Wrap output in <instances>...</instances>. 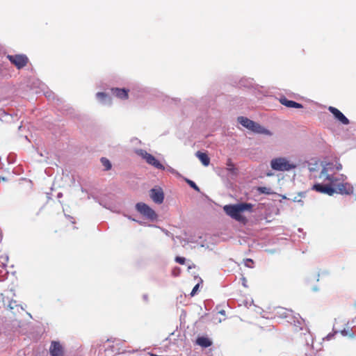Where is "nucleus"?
Listing matches in <instances>:
<instances>
[{
    "label": "nucleus",
    "mask_w": 356,
    "mask_h": 356,
    "mask_svg": "<svg viewBox=\"0 0 356 356\" xmlns=\"http://www.w3.org/2000/svg\"><path fill=\"white\" fill-rule=\"evenodd\" d=\"M237 122L243 127L246 128L248 130H250L254 134H263L269 136H271L273 135V132L261 126L258 122L249 119L247 117L238 116L237 118Z\"/></svg>",
    "instance_id": "1"
},
{
    "label": "nucleus",
    "mask_w": 356,
    "mask_h": 356,
    "mask_svg": "<svg viewBox=\"0 0 356 356\" xmlns=\"http://www.w3.org/2000/svg\"><path fill=\"white\" fill-rule=\"evenodd\" d=\"M131 94L136 98H140L146 95H150L155 97H160L161 92L156 88L144 86L140 83H134L131 86Z\"/></svg>",
    "instance_id": "2"
},
{
    "label": "nucleus",
    "mask_w": 356,
    "mask_h": 356,
    "mask_svg": "<svg viewBox=\"0 0 356 356\" xmlns=\"http://www.w3.org/2000/svg\"><path fill=\"white\" fill-rule=\"evenodd\" d=\"M270 167L274 170L284 172L295 169L296 165L290 163L285 157H278L273 159L270 161Z\"/></svg>",
    "instance_id": "3"
},
{
    "label": "nucleus",
    "mask_w": 356,
    "mask_h": 356,
    "mask_svg": "<svg viewBox=\"0 0 356 356\" xmlns=\"http://www.w3.org/2000/svg\"><path fill=\"white\" fill-rule=\"evenodd\" d=\"M134 152L137 155L145 159L149 165L159 170H164L165 169V166L154 156L148 153L147 151L143 149H136Z\"/></svg>",
    "instance_id": "4"
},
{
    "label": "nucleus",
    "mask_w": 356,
    "mask_h": 356,
    "mask_svg": "<svg viewBox=\"0 0 356 356\" xmlns=\"http://www.w3.org/2000/svg\"><path fill=\"white\" fill-rule=\"evenodd\" d=\"M135 208L138 213L151 221H154L158 218L155 211L146 203L138 202L136 204Z\"/></svg>",
    "instance_id": "5"
},
{
    "label": "nucleus",
    "mask_w": 356,
    "mask_h": 356,
    "mask_svg": "<svg viewBox=\"0 0 356 356\" xmlns=\"http://www.w3.org/2000/svg\"><path fill=\"white\" fill-rule=\"evenodd\" d=\"M6 58L17 70L24 68L29 63V58L24 54H8Z\"/></svg>",
    "instance_id": "6"
},
{
    "label": "nucleus",
    "mask_w": 356,
    "mask_h": 356,
    "mask_svg": "<svg viewBox=\"0 0 356 356\" xmlns=\"http://www.w3.org/2000/svg\"><path fill=\"white\" fill-rule=\"evenodd\" d=\"M285 320L287 323L293 325L296 331L303 330L305 321L299 314H296L291 309Z\"/></svg>",
    "instance_id": "7"
},
{
    "label": "nucleus",
    "mask_w": 356,
    "mask_h": 356,
    "mask_svg": "<svg viewBox=\"0 0 356 356\" xmlns=\"http://www.w3.org/2000/svg\"><path fill=\"white\" fill-rule=\"evenodd\" d=\"M312 190L322 194L328 195L330 196H332L337 193V190L334 186L323 183H315L312 186Z\"/></svg>",
    "instance_id": "8"
},
{
    "label": "nucleus",
    "mask_w": 356,
    "mask_h": 356,
    "mask_svg": "<svg viewBox=\"0 0 356 356\" xmlns=\"http://www.w3.org/2000/svg\"><path fill=\"white\" fill-rule=\"evenodd\" d=\"M113 196V195H112L111 193L104 194L102 196H99L97 203L100 206L103 207L104 208H105L108 210H110L112 212L119 213V211H117L115 209V206L112 201Z\"/></svg>",
    "instance_id": "9"
},
{
    "label": "nucleus",
    "mask_w": 356,
    "mask_h": 356,
    "mask_svg": "<svg viewBox=\"0 0 356 356\" xmlns=\"http://www.w3.org/2000/svg\"><path fill=\"white\" fill-rule=\"evenodd\" d=\"M149 193L150 198L154 203L161 204L163 202L165 195L163 189L160 186H154L149 190Z\"/></svg>",
    "instance_id": "10"
},
{
    "label": "nucleus",
    "mask_w": 356,
    "mask_h": 356,
    "mask_svg": "<svg viewBox=\"0 0 356 356\" xmlns=\"http://www.w3.org/2000/svg\"><path fill=\"white\" fill-rule=\"evenodd\" d=\"M223 210L225 212V213L227 216H230L232 218L236 220H241V214L240 212V209L238 203L225 205L223 207Z\"/></svg>",
    "instance_id": "11"
},
{
    "label": "nucleus",
    "mask_w": 356,
    "mask_h": 356,
    "mask_svg": "<svg viewBox=\"0 0 356 356\" xmlns=\"http://www.w3.org/2000/svg\"><path fill=\"white\" fill-rule=\"evenodd\" d=\"M327 110L332 114L334 118L339 121L341 124L343 125H348L350 124V120L338 108L330 106Z\"/></svg>",
    "instance_id": "12"
},
{
    "label": "nucleus",
    "mask_w": 356,
    "mask_h": 356,
    "mask_svg": "<svg viewBox=\"0 0 356 356\" xmlns=\"http://www.w3.org/2000/svg\"><path fill=\"white\" fill-rule=\"evenodd\" d=\"M113 95L121 100H127L129 99V88L113 87L111 88Z\"/></svg>",
    "instance_id": "13"
},
{
    "label": "nucleus",
    "mask_w": 356,
    "mask_h": 356,
    "mask_svg": "<svg viewBox=\"0 0 356 356\" xmlns=\"http://www.w3.org/2000/svg\"><path fill=\"white\" fill-rule=\"evenodd\" d=\"M183 112L197 108L199 106V100L193 97L187 98L181 102Z\"/></svg>",
    "instance_id": "14"
},
{
    "label": "nucleus",
    "mask_w": 356,
    "mask_h": 356,
    "mask_svg": "<svg viewBox=\"0 0 356 356\" xmlns=\"http://www.w3.org/2000/svg\"><path fill=\"white\" fill-rule=\"evenodd\" d=\"M51 356H64V349L60 343L58 341H52L49 347Z\"/></svg>",
    "instance_id": "15"
},
{
    "label": "nucleus",
    "mask_w": 356,
    "mask_h": 356,
    "mask_svg": "<svg viewBox=\"0 0 356 356\" xmlns=\"http://www.w3.org/2000/svg\"><path fill=\"white\" fill-rule=\"evenodd\" d=\"M337 193L341 195H351L353 193V187L348 182L338 183L335 186Z\"/></svg>",
    "instance_id": "16"
},
{
    "label": "nucleus",
    "mask_w": 356,
    "mask_h": 356,
    "mask_svg": "<svg viewBox=\"0 0 356 356\" xmlns=\"http://www.w3.org/2000/svg\"><path fill=\"white\" fill-rule=\"evenodd\" d=\"M96 99L99 104L104 106H111L112 98L109 94L105 92H98L95 94Z\"/></svg>",
    "instance_id": "17"
},
{
    "label": "nucleus",
    "mask_w": 356,
    "mask_h": 356,
    "mask_svg": "<svg viewBox=\"0 0 356 356\" xmlns=\"http://www.w3.org/2000/svg\"><path fill=\"white\" fill-rule=\"evenodd\" d=\"M329 168L327 167H323L321 171L319 177L325 178V180H327L330 183L329 185L336 186L337 179V177H334L333 175L328 174Z\"/></svg>",
    "instance_id": "18"
},
{
    "label": "nucleus",
    "mask_w": 356,
    "mask_h": 356,
    "mask_svg": "<svg viewBox=\"0 0 356 356\" xmlns=\"http://www.w3.org/2000/svg\"><path fill=\"white\" fill-rule=\"evenodd\" d=\"M196 343L202 348H207L210 347L213 342L209 337L201 336L197 338Z\"/></svg>",
    "instance_id": "19"
},
{
    "label": "nucleus",
    "mask_w": 356,
    "mask_h": 356,
    "mask_svg": "<svg viewBox=\"0 0 356 356\" xmlns=\"http://www.w3.org/2000/svg\"><path fill=\"white\" fill-rule=\"evenodd\" d=\"M290 311H291V309H287L284 307H276L274 309V315L275 317L285 319L286 318H287V316L289 314Z\"/></svg>",
    "instance_id": "20"
},
{
    "label": "nucleus",
    "mask_w": 356,
    "mask_h": 356,
    "mask_svg": "<svg viewBox=\"0 0 356 356\" xmlns=\"http://www.w3.org/2000/svg\"><path fill=\"white\" fill-rule=\"evenodd\" d=\"M195 155L201 161L203 165L208 166L210 164V158L207 153L202 152L201 151H197L195 153Z\"/></svg>",
    "instance_id": "21"
},
{
    "label": "nucleus",
    "mask_w": 356,
    "mask_h": 356,
    "mask_svg": "<svg viewBox=\"0 0 356 356\" xmlns=\"http://www.w3.org/2000/svg\"><path fill=\"white\" fill-rule=\"evenodd\" d=\"M254 79L250 77H242L238 83L240 87L251 88L253 86Z\"/></svg>",
    "instance_id": "22"
},
{
    "label": "nucleus",
    "mask_w": 356,
    "mask_h": 356,
    "mask_svg": "<svg viewBox=\"0 0 356 356\" xmlns=\"http://www.w3.org/2000/svg\"><path fill=\"white\" fill-rule=\"evenodd\" d=\"M227 170L232 175H237L238 169L235 167L234 163L231 159H228L226 162Z\"/></svg>",
    "instance_id": "23"
},
{
    "label": "nucleus",
    "mask_w": 356,
    "mask_h": 356,
    "mask_svg": "<svg viewBox=\"0 0 356 356\" xmlns=\"http://www.w3.org/2000/svg\"><path fill=\"white\" fill-rule=\"evenodd\" d=\"M241 214L245 211L252 212L253 204L249 202H239L238 203Z\"/></svg>",
    "instance_id": "24"
},
{
    "label": "nucleus",
    "mask_w": 356,
    "mask_h": 356,
    "mask_svg": "<svg viewBox=\"0 0 356 356\" xmlns=\"http://www.w3.org/2000/svg\"><path fill=\"white\" fill-rule=\"evenodd\" d=\"M307 333H303L305 340V346L307 347L312 346L313 348V337L311 333L309 332L308 329H305Z\"/></svg>",
    "instance_id": "25"
},
{
    "label": "nucleus",
    "mask_w": 356,
    "mask_h": 356,
    "mask_svg": "<svg viewBox=\"0 0 356 356\" xmlns=\"http://www.w3.org/2000/svg\"><path fill=\"white\" fill-rule=\"evenodd\" d=\"M280 102L281 104L284 105L287 108H292L293 105V100L288 99L285 96H282L280 99Z\"/></svg>",
    "instance_id": "26"
},
{
    "label": "nucleus",
    "mask_w": 356,
    "mask_h": 356,
    "mask_svg": "<svg viewBox=\"0 0 356 356\" xmlns=\"http://www.w3.org/2000/svg\"><path fill=\"white\" fill-rule=\"evenodd\" d=\"M257 191L260 194H265V195H271L273 193V192L270 188H268L266 186H258L257 188Z\"/></svg>",
    "instance_id": "27"
},
{
    "label": "nucleus",
    "mask_w": 356,
    "mask_h": 356,
    "mask_svg": "<svg viewBox=\"0 0 356 356\" xmlns=\"http://www.w3.org/2000/svg\"><path fill=\"white\" fill-rule=\"evenodd\" d=\"M7 266H0V282L6 280L8 275Z\"/></svg>",
    "instance_id": "28"
},
{
    "label": "nucleus",
    "mask_w": 356,
    "mask_h": 356,
    "mask_svg": "<svg viewBox=\"0 0 356 356\" xmlns=\"http://www.w3.org/2000/svg\"><path fill=\"white\" fill-rule=\"evenodd\" d=\"M100 161H101L102 165L104 167L105 170L108 171L111 169V168H112L111 162L107 158L102 157Z\"/></svg>",
    "instance_id": "29"
},
{
    "label": "nucleus",
    "mask_w": 356,
    "mask_h": 356,
    "mask_svg": "<svg viewBox=\"0 0 356 356\" xmlns=\"http://www.w3.org/2000/svg\"><path fill=\"white\" fill-rule=\"evenodd\" d=\"M184 181L191 188H193L197 192H200V187L195 184V181L188 178H184Z\"/></svg>",
    "instance_id": "30"
},
{
    "label": "nucleus",
    "mask_w": 356,
    "mask_h": 356,
    "mask_svg": "<svg viewBox=\"0 0 356 356\" xmlns=\"http://www.w3.org/2000/svg\"><path fill=\"white\" fill-rule=\"evenodd\" d=\"M8 255L4 252H0V266H7Z\"/></svg>",
    "instance_id": "31"
},
{
    "label": "nucleus",
    "mask_w": 356,
    "mask_h": 356,
    "mask_svg": "<svg viewBox=\"0 0 356 356\" xmlns=\"http://www.w3.org/2000/svg\"><path fill=\"white\" fill-rule=\"evenodd\" d=\"M341 334L343 337L348 336L349 337L353 339L355 337V334L353 332L352 330H349L348 329H343L340 331Z\"/></svg>",
    "instance_id": "32"
},
{
    "label": "nucleus",
    "mask_w": 356,
    "mask_h": 356,
    "mask_svg": "<svg viewBox=\"0 0 356 356\" xmlns=\"http://www.w3.org/2000/svg\"><path fill=\"white\" fill-rule=\"evenodd\" d=\"M289 200H292L294 202H298L300 204V206H303L304 202L302 200L300 199V197L298 196V194L295 195L294 197L289 198Z\"/></svg>",
    "instance_id": "33"
},
{
    "label": "nucleus",
    "mask_w": 356,
    "mask_h": 356,
    "mask_svg": "<svg viewBox=\"0 0 356 356\" xmlns=\"http://www.w3.org/2000/svg\"><path fill=\"white\" fill-rule=\"evenodd\" d=\"M18 305L17 304V302L15 300H10L9 301V304L8 305V308L9 310L13 311L15 307H17Z\"/></svg>",
    "instance_id": "34"
},
{
    "label": "nucleus",
    "mask_w": 356,
    "mask_h": 356,
    "mask_svg": "<svg viewBox=\"0 0 356 356\" xmlns=\"http://www.w3.org/2000/svg\"><path fill=\"white\" fill-rule=\"evenodd\" d=\"M175 261L178 264L183 265L186 262V258L184 257L177 256Z\"/></svg>",
    "instance_id": "35"
},
{
    "label": "nucleus",
    "mask_w": 356,
    "mask_h": 356,
    "mask_svg": "<svg viewBox=\"0 0 356 356\" xmlns=\"http://www.w3.org/2000/svg\"><path fill=\"white\" fill-rule=\"evenodd\" d=\"M199 287H200V283H197L194 286V287L193 288V289L191 292V296H194L197 293V291L199 290Z\"/></svg>",
    "instance_id": "36"
},
{
    "label": "nucleus",
    "mask_w": 356,
    "mask_h": 356,
    "mask_svg": "<svg viewBox=\"0 0 356 356\" xmlns=\"http://www.w3.org/2000/svg\"><path fill=\"white\" fill-rule=\"evenodd\" d=\"M115 347L113 345L109 346L108 348L105 349V353L106 355H109L110 353L114 352Z\"/></svg>",
    "instance_id": "37"
},
{
    "label": "nucleus",
    "mask_w": 356,
    "mask_h": 356,
    "mask_svg": "<svg viewBox=\"0 0 356 356\" xmlns=\"http://www.w3.org/2000/svg\"><path fill=\"white\" fill-rule=\"evenodd\" d=\"M92 198L95 202L97 203V201L99 198V196H97L96 195H94L92 193H88V199H90Z\"/></svg>",
    "instance_id": "38"
},
{
    "label": "nucleus",
    "mask_w": 356,
    "mask_h": 356,
    "mask_svg": "<svg viewBox=\"0 0 356 356\" xmlns=\"http://www.w3.org/2000/svg\"><path fill=\"white\" fill-rule=\"evenodd\" d=\"M254 264V261L252 259L248 258L245 260V266L248 268H252V266L250 264Z\"/></svg>",
    "instance_id": "39"
},
{
    "label": "nucleus",
    "mask_w": 356,
    "mask_h": 356,
    "mask_svg": "<svg viewBox=\"0 0 356 356\" xmlns=\"http://www.w3.org/2000/svg\"><path fill=\"white\" fill-rule=\"evenodd\" d=\"M44 95L48 99H54V94L51 91H47L44 92Z\"/></svg>",
    "instance_id": "40"
},
{
    "label": "nucleus",
    "mask_w": 356,
    "mask_h": 356,
    "mask_svg": "<svg viewBox=\"0 0 356 356\" xmlns=\"http://www.w3.org/2000/svg\"><path fill=\"white\" fill-rule=\"evenodd\" d=\"M346 179L347 177L343 174H340L338 177H337V181H341V183H343Z\"/></svg>",
    "instance_id": "41"
},
{
    "label": "nucleus",
    "mask_w": 356,
    "mask_h": 356,
    "mask_svg": "<svg viewBox=\"0 0 356 356\" xmlns=\"http://www.w3.org/2000/svg\"><path fill=\"white\" fill-rule=\"evenodd\" d=\"M303 105L299 102L294 101L292 108H302Z\"/></svg>",
    "instance_id": "42"
},
{
    "label": "nucleus",
    "mask_w": 356,
    "mask_h": 356,
    "mask_svg": "<svg viewBox=\"0 0 356 356\" xmlns=\"http://www.w3.org/2000/svg\"><path fill=\"white\" fill-rule=\"evenodd\" d=\"M338 332L337 331H335L334 332H331V333H329L325 337V339L329 341L330 339H332L334 336L335 335V334H337Z\"/></svg>",
    "instance_id": "43"
},
{
    "label": "nucleus",
    "mask_w": 356,
    "mask_h": 356,
    "mask_svg": "<svg viewBox=\"0 0 356 356\" xmlns=\"http://www.w3.org/2000/svg\"><path fill=\"white\" fill-rule=\"evenodd\" d=\"M166 169H167V170L168 172H171L172 174H175V175H178L179 174L178 172L176 170H175L174 168H172L170 166H168Z\"/></svg>",
    "instance_id": "44"
},
{
    "label": "nucleus",
    "mask_w": 356,
    "mask_h": 356,
    "mask_svg": "<svg viewBox=\"0 0 356 356\" xmlns=\"http://www.w3.org/2000/svg\"><path fill=\"white\" fill-rule=\"evenodd\" d=\"M65 216L67 219L70 220L72 224H75V220L72 216L66 213H65Z\"/></svg>",
    "instance_id": "45"
},
{
    "label": "nucleus",
    "mask_w": 356,
    "mask_h": 356,
    "mask_svg": "<svg viewBox=\"0 0 356 356\" xmlns=\"http://www.w3.org/2000/svg\"><path fill=\"white\" fill-rule=\"evenodd\" d=\"M343 166L341 163L336 162V164L334 165V168L337 170H341L342 169Z\"/></svg>",
    "instance_id": "46"
},
{
    "label": "nucleus",
    "mask_w": 356,
    "mask_h": 356,
    "mask_svg": "<svg viewBox=\"0 0 356 356\" xmlns=\"http://www.w3.org/2000/svg\"><path fill=\"white\" fill-rule=\"evenodd\" d=\"M298 194V196L302 200L303 197H306L307 191H301V192H299Z\"/></svg>",
    "instance_id": "47"
},
{
    "label": "nucleus",
    "mask_w": 356,
    "mask_h": 356,
    "mask_svg": "<svg viewBox=\"0 0 356 356\" xmlns=\"http://www.w3.org/2000/svg\"><path fill=\"white\" fill-rule=\"evenodd\" d=\"M325 167H327L329 170H332L334 168V165L332 163H327Z\"/></svg>",
    "instance_id": "48"
},
{
    "label": "nucleus",
    "mask_w": 356,
    "mask_h": 356,
    "mask_svg": "<svg viewBox=\"0 0 356 356\" xmlns=\"http://www.w3.org/2000/svg\"><path fill=\"white\" fill-rule=\"evenodd\" d=\"M124 216L127 217L128 219L132 220V221H135V222H138L139 223H141L140 222H139L138 220H136L135 218H132L131 216H129V215H127V214H123Z\"/></svg>",
    "instance_id": "49"
},
{
    "label": "nucleus",
    "mask_w": 356,
    "mask_h": 356,
    "mask_svg": "<svg viewBox=\"0 0 356 356\" xmlns=\"http://www.w3.org/2000/svg\"><path fill=\"white\" fill-rule=\"evenodd\" d=\"M131 143H135V144H138V143L140 144L141 142L137 138H134L131 139Z\"/></svg>",
    "instance_id": "50"
},
{
    "label": "nucleus",
    "mask_w": 356,
    "mask_h": 356,
    "mask_svg": "<svg viewBox=\"0 0 356 356\" xmlns=\"http://www.w3.org/2000/svg\"><path fill=\"white\" fill-rule=\"evenodd\" d=\"M247 280H246V278L243 277L242 278V284L244 287H248V285H247Z\"/></svg>",
    "instance_id": "51"
},
{
    "label": "nucleus",
    "mask_w": 356,
    "mask_h": 356,
    "mask_svg": "<svg viewBox=\"0 0 356 356\" xmlns=\"http://www.w3.org/2000/svg\"><path fill=\"white\" fill-rule=\"evenodd\" d=\"M305 356H316V353L314 352H306Z\"/></svg>",
    "instance_id": "52"
},
{
    "label": "nucleus",
    "mask_w": 356,
    "mask_h": 356,
    "mask_svg": "<svg viewBox=\"0 0 356 356\" xmlns=\"http://www.w3.org/2000/svg\"><path fill=\"white\" fill-rule=\"evenodd\" d=\"M63 193L59 192V193H57L56 197L58 199H60V198L63 197Z\"/></svg>",
    "instance_id": "53"
},
{
    "label": "nucleus",
    "mask_w": 356,
    "mask_h": 356,
    "mask_svg": "<svg viewBox=\"0 0 356 356\" xmlns=\"http://www.w3.org/2000/svg\"><path fill=\"white\" fill-rule=\"evenodd\" d=\"M172 102H175V103L181 102V99L179 98H172Z\"/></svg>",
    "instance_id": "54"
},
{
    "label": "nucleus",
    "mask_w": 356,
    "mask_h": 356,
    "mask_svg": "<svg viewBox=\"0 0 356 356\" xmlns=\"http://www.w3.org/2000/svg\"><path fill=\"white\" fill-rule=\"evenodd\" d=\"M143 298L145 301H147L148 300V295L147 294H144L143 296Z\"/></svg>",
    "instance_id": "55"
},
{
    "label": "nucleus",
    "mask_w": 356,
    "mask_h": 356,
    "mask_svg": "<svg viewBox=\"0 0 356 356\" xmlns=\"http://www.w3.org/2000/svg\"><path fill=\"white\" fill-rule=\"evenodd\" d=\"M319 289L317 286H315L312 288V291H314V292H317L318 291Z\"/></svg>",
    "instance_id": "56"
},
{
    "label": "nucleus",
    "mask_w": 356,
    "mask_h": 356,
    "mask_svg": "<svg viewBox=\"0 0 356 356\" xmlns=\"http://www.w3.org/2000/svg\"><path fill=\"white\" fill-rule=\"evenodd\" d=\"M81 192H83V193H87V194H88V193H88V190H86V188H83V187L81 188Z\"/></svg>",
    "instance_id": "57"
},
{
    "label": "nucleus",
    "mask_w": 356,
    "mask_h": 356,
    "mask_svg": "<svg viewBox=\"0 0 356 356\" xmlns=\"http://www.w3.org/2000/svg\"><path fill=\"white\" fill-rule=\"evenodd\" d=\"M218 313L220 314H221V315H223V316L225 315V311L224 309H222V310L219 311Z\"/></svg>",
    "instance_id": "58"
},
{
    "label": "nucleus",
    "mask_w": 356,
    "mask_h": 356,
    "mask_svg": "<svg viewBox=\"0 0 356 356\" xmlns=\"http://www.w3.org/2000/svg\"><path fill=\"white\" fill-rule=\"evenodd\" d=\"M352 324L353 325V326H356V316L355 317V318L353 319Z\"/></svg>",
    "instance_id": "59"
},
{
    "label": "nucleus",
    "mask_w": 356,
    "mask_h": 356,
    "mask_svg": "<svg viewBox=\"0 0 356 356\" xmlns=\"http://www.w3.org/2000/svg\"><path fill=\"white\" fill-rule=\"evenodd\" d=\"M0 180H1V181H6V180H7V179H6L5 177L1 176V177H0Z\"/></svg>",
    "instance_id": "60"
},
{
    "label": "nucleus",
    "mask_w": 356,
    "mask_h": 356,
    "mask_svg": "<svg viewBox=\"0 0 356 356\" xmlns=\"http://www.w3.org/2000/svg\"><path fill=\"white\" fill-rule=\"evenodd\" d=\"M175 270H176V269H175V270H173V275H174V276H178V275H179V272H178L177 273H175Z\"/></svg>",
    "instance_id": "61"
},
{
    "label": "nucleus",
    "mask_w": 356,
    "mask_h": 356,
    "mask_svg": "<svg viewBox=\"0 0 356 356\" xmlns=\"http://www.w3.org/2000/svg\"><path fill=\"white\" fill-rule=\"evenodd\" d=\"M107 341H109V342H114V340H113L112 339H107Z\"/></svg>",
    "instance_id": "62"
},
{
    "label": "nucleus",
    "mask_w": 356,
    "mask_h": 356,
    "mask_svg": "<svg viewBox=\"0 0 356 356\" xmlns=\"http://www.w3.org/2000/svg\"><path fill=\"white\" fill-rule=\"evenodd\" d=\"M319 276H320V275H319V274H318V275H316V281H317V282H318V281H319Z\"/></svg>",
    "instance_id": "63"
},
{
    "label": "nucleus",
    "mask_w": 356,
    "mask_h": 356,
    "mask_svg": "<svg viewBox=\"0 0 356 356\" xmlns=\"http://www.w3.org/2000/svg\"><path fill=\"white\" fill-rule=\"evenodd\" d=\"M151 356H163V355H156V354H153V353H152V354H151Z\"/></svg>",
    "instance_id": "64"
}]
</instances>
